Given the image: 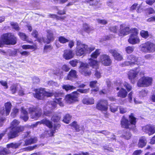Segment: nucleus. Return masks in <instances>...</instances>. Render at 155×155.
<instances>
[{
    "label": "nucleus",
    "instance_id": "nucleus-1",
    "mask_svg": "<svg viewBox=\"0 0 155 155\" xmlns=\"http://www.w3.org/2000/svg\"><path fill=\"white\" fill-rule=\"evenodd\" d=\"M77 45L76 54L78 56H81L85 52L90 53L95 49V47L93 46L88 47L87 45L82 44L80 41H77Z\"/></svg>",
    "mask_w": 155,
    "mask_h": 155
},
{
    "label": "nucleus",
    "instance_id": "nucleus-2",
    "mask_svg": "<svg viewBox=\"0 0 155 155\" xmlns=\"http://www.w3.org/2000/svg\"><path fill=\"white\" fill-rule=\"evenodd\" d=\"M16 37L10 33L3 34L1 37L0 41V47H2L4 44L6 45H15L16 43Z\"/></svg>",
    "mask_w": 155,
    "mask_h": 155
},
{
    "label": "nucleus",
    "instance_id": "nucleus-3",
    "mask_svg": "<svg viewBox=\"0 0 155 155\" xmlns=\"http://www.w3.org/2000/svg\"><path fill=\"white\" fill-rule=\"evenodd\" d=\"M69 63L73 67L76 66L78 63H79L80 64L79 69V72L85 76H89L91 74V72L88 69V65L87 63H83L77 60L71 61Z\"/></svg>",
    "mask_w": 155,
    "mask_h": 155
},
{
    "label": "nucleus",
    "instance_id": "nucleus-4",
    "mask_svg": "<svg viewBox=\"0 0 155 155\" xmlns=\"http://www.w3.org/2000/svg\"><path fill=\"white\" fill-rule=\"evenodd\" d=\"M62 95L60 93H56L54 95L56 98L54 101L48 102L46 105V108L48 107L51 110L54 109L56 107L57 104L61 106H63L64 104L63 102L64 99L61 97H59Z\"/></svg>",
    "mask_w": 155,
    "mask_h": 155
},
{
    "label": "nucleus",
    "instance_id": "nucleus-5",
    "mask_svg": "<svg viewBox=\"0 0 155 155\" xmlns=\"http://www.w3.org/2000/svg\"><path fill=\"white\" fill-rule=\"evenodd\" d=\"M152 80L151 77L143 76L138 80L137 85L139 87H148L151 85Z\"/></svg>",
    "mask_w": 155,
    "mask_h": 155
},
{
    "label": "nucleus",
    "instance_id": "nucleus-6",
    "mask_svg": "<svg viewBox=\"0 0 155 155\" xmlns=\"http://www.w3.org/2000/svg\"><path fill=\"white\" fill-rule=\"evenodd\" d=\"M28 110L31 114L30 117L35 120H37L42 114V110L40 108L36 107L29 108Z\"/></svg>",
    "mask_w": 155,
    "mask_h": 155
},
{
    "label": "nucleus",
    "instance_id": "nucleus-7",
    "mask_svg": "<svg viewBox=\"0 0 155 155\" xmlns=\"http://www.w3.org/2000/svg\"><path fill=\"white\" fill-rule=\"evenodd\" d=\"M53 95L52 93L46 91L44 88L37 89L34 97L38 99H43L45 97H51Z\"/></svg>",
    "mask_w": 155,
    "mask_h": 155
},
{
    "label": "nucleus",
    "instance_id": "nucleus-8",
    "mask_svg": "<svg viewBox=\"0 0 155 155\" xmlns=\"http://www.w3.org/2000/svg\"><path fill=\"white\" fill-rule=\"evenodd\" d=\"M10 128V130L8 134V138L9 139H13L18 137L19 133L24 130V127L21 126H20L19 127L15 128Z\"/></svg>",
    "mask_w": 155,
    "mask_h": 155
},
{
    "label": "nucleus",
    "instance_id": "nucleus-9",
    "mask_svg": "<svg viewBox=\"0 0 155 155\" xmlns=\"http://www.w3.org/2000/svg\"><path fill=\"white\" fill-rule=\"evenodd\" d=\"M154 43L150 41H148L142 44L140 46L141 51L144 53L152 52L153 47Z\"/></svg>",
    "mask_w": 155,
    "mask_h": 155
},
{
    "label": "nucleus",
    "instance_id": "nucleus-10",
    "mask_svg": "<svg viewBox=\"0 0 155 155\" xmlns=\"http://www.w3.org/2000/svg\"><path fill=\"white\" fill-rule=\"evenodd\" d=\"M139 58L141 59V57H137L136 56L133 54H130L128 55L127 57V59L129 61L132 66L135 64L138 65H142L144 63L143 60L140 61H138Z\"/></svg>",
    "mask_w": 155,
    "mask_h": 155
},
{
    "label": "nucleus",
    "instance_id": "nucleus-11",
    "mask_svg": "<svg viewBox=\"0 0 155 155\" xmlns=\"http://www.w3.org/2000/svg\"><path fill=\"white\" fill-rule=\"evenodd\" d=\"M142 131L149 136L155 133V126L151 124H148L142 127Z\"/></svg>",
    "mask_w": 155,
    "mask_h": 155
},
{
    "label": "nucleus",
    "instance_id": "nucleus-12",
    "mask_svg": "<svg viewBox=\"0 0 155 155\" xmlns=\"http://www.w3.org/2000/svg\"><path fill=\"white\" fill-rule=\"evenodd\" d=\"M130 28L128 26H125L123 24L120 25V29L117 32L119 36L124 37L130 34Z\"/></svg>",
    "mask_w": 155,
    "mask_h": 155
},
{
    "label": "nucleus",
    "instance_id": "nucleus-13",
    "mask_svg": "<svg viewBox=\"0 0 155 155\" xmlns=\"http://www.w3.org/2000/svg\"><path fill=\"white\" fill-rule=\"evenodd\" d=\"M120 124L123 128L126 129H133L134 127L131 125L129 120L125 117L124 115L122 116L120 120Z\"/></svg>",
    "mask_w": 155,
    "mask_h": 155
},
{
    "label": "nucleus",
    "instance_id": "nucleus-14",
    "mask_svg": "<svg viewBox=\"0 0 155 155\" xmlns=\"http://www.w3.org/2000/svg\"><path fill=\"white\" fill-rule=\"evenodd\" d=\"M47 32V38H38V41L39 42L41 43L43 41L45 43L49 44L50 43L51 41H53L54 40V37L53 36V32L51 30H48Z\"/></svg>",
    "mask_w": 155,
    "mask_h": 155
},
{
    "label": "nucleus",
    "instance_id": "nucleus-15",
    "mask_svg": "<svg viewBox=\"0 0 155 155\" xmlns=\"http://www.w3.org/2000/svg\"><path fill=\"white\" fill-rule=\"evenodd\" d=\"M78 93L77 91H74L71 94L66 95L65 98V101L68 103H71L77 100Z\"/></svg>",
    "mask_w": 155,
    "mask_h": 155
},
{
    "label": "nucleus",
    "instance_id": "nucleus-16",
    "mask_svg": "<svg viewBox=\"0 0 155 155\" xmlns=\"http://www.w3.org/2000/svg\"><path fill=\"white\" fill-rule=\"evenodd\" d=\"M96 108L102 112L107 110V101L105 100L101 99L99 100L96 106Z\"/></svg>",
    "mask_w": 155,
    "mask_h": 155
},
{
    "label": "nucleus",
    "instance_id": "nucleus-17",
    "mask_svg": "<svg viewBox=\"0 0 155 155\" xmlns=\"http://www.w3.org/2000/svg\"><path fill=\"white\" fill-rule=\"evenodd\" d=\"M108 51L112 55L115 60L117 61H121L123 59L122 55L117 50L111 49L109 50Z\"/></svg>",
    "mask_w": 155,
    "mask_h": 155
},
{
    "label": "nucleus",
    "instance_id": "nucleus-18",
    "mask_svg": "<svg viewBox=\"0 0 155 155\" xmlns=\"http://www.w3.org/2000/svg\"><path fill=\"white\" fill-rule=\"evenodd\" d=\"M137 68L135 69L130 70L128 72V77L131 82L134 83L135 82V79L139 72L137 70Z\"/></svg>",
    "mask_w": 155,
    "mask_h": 155
},
{
    "label": "nucleus",
    "instance_id": "nucleus-19",
    "mask_svg": "<svg viewBox=\"0 0 155 155\" xmlns=\"http://www.w3.org/2000/svg\"><path fill=\"white\" fill-rule=\"evenodd\" d=\"M39 124H45L49 128H51L52 127V123L50 120L45 119L42 120L41 121L37 122L35 124L32 125V126L34 127H36Z\"/></svg>",
    "mask_w": 155,
    "mask_h": 155
},
{
    "label": "nucleus",
    "instance_id": "nucleus-20",
    "mask_svg": "<svg viewBox=\"0 0 155 155\" xmlns=\"http://www.w3.org/2000/svg\"><path fill=\"white\" fill-rule=\"evenodd\" d=\"M128 42L132 45H135L140 42V40L138 36H129Z\"/></svg>",
    "mask_w": 155,
    "mask_h": 155
},
{
    "label": "nucleus",
    "instance_id": "nucleus-21",
    "mask_svg": "<svg viewBox=\"0 0 155 155\" xmlns=\"http://www.w3.org/2000/svg\"><path fill=\"white\" fill-rule=\"evenodd\" d=\"M76 71L74 70H71L69 73L68 76L66 77H65L64 79L65 80H72L74 79L77 78Z\"/></svg>",
    "mask_w": 155,
    "mask_h": 155
},
{
    "label": "nucleus",
    "instance_id": "nucleus-22",
    "mask_svg": "<svg viewBox=\"0 0 155 155\" xmlns=\"http://www.w3.org/2000/svg\"><path fill=\"white\" fill-rule=\"evenodd\" d=\"M74 55L73 51L71 50L67 49L64 50L63 56L65 59L69 60L72 58Z\"/></svg>",
    "mask_w": 155,
    "mask_h": 155
},
{
    "label": "nucleus",
    "instance_id": "nucleus-23",
    "mask_svg": "<svg viewBox=\"0 0 155 155\" xmlns=\"http://www.w3.org/2000/svg\"><path fill=\"white\" fill-rule=\"evenodd\" d=\"M137 118L135 117L134 114L133 113H131L129 116V120L132 126L134 127V129L136 127L137 123Z\"/></svg>",
    "mask_w": 155,
    "mask_h": 155
},
{
    "label": "nucleus",
    "instance_id": "nucleus-24",
    "mask_svg": "<svg viewBox=\"0 0 155 155\" xmlns=\"http://www.w3.org/2000/svg\"><path fill=\"white\" fill-rule=\"evenodd\" d=\"M147 143V141L145 137L144 136H142L139 140L138 146L139 147L143 148L146 145Z\"/></svg>",
    "mask_w": 155,
    "mask_h": 155
},
{
    "label": "nucleus",
    "instance_id": "nucleus-25",
    "mask_svg": "<svg viewBox=\"0 0 155 155\" xmlns=\"http://www.w3.org/2000/svg\"><path fill=\"white\" fill-rule=\"evenodd\" d=\"M128 92L124 88L121 87L117 93V96L121 98H125L127 96Z\"/></svg>",
    "mask_w": 155,
    "mask_h": 155
},
{
    "label": "nucleus",
    "instance_id": "nucleus-26",
    "mask_svg": "<svg viewBox=\"0 0 155 155\" xmlns=\"http://www.w3.org/2000/svg\"><path fill=\"white\" fill-rule=\"evenodd\" d=\"M83 103L86 104H94V100L93 98H89L86 97L84 98L82 100Z\"/></svg>",
    "mask_w": 155,
    "mask_h": 155
},
{
    "label": "nucleus",
    "instance_id": "nucleus-27",
    "mask_svg": "<svg viewBox=\"0 0 155 155\" xmlns=\"http://www.w3.org/2000/svg\"><path fill=\"white\" fill-rule=\"evenodd\" d=\"M20 118L23 120L24 121H26L28 119L27 112L23 108H22L21 109V113Z\"/></svg>",
    "mask_w": 155,
    "mask_h": 155
},
{
    "label": "nucleus",
    "instance_id": "nucleus-28",
    "mask_svg": "<svg viewBox=\"0 0 155 155\" xmlns=\"http://www.w3.org/2000/svg\"><path fill=\"white\" fill-rule=\"evenodd\" d=\"M22 142H19L17 143H12L7 145L8 148H12L15 149L18 148L21 144Z\"/></svg>",
    "mask_w": 155,
    "mask_h": 155
},
{
    "label": "nucleus",
    "instance_id": "nucleus-29",
    "mask_svg": "<svg viewBox=\"0 0 155 155\" xmlns=\"http://www.w3.org/2000/svg\"><path fill=\"white\" fill-rule=\"evenodd\" d=\"M37 141V139L35 138H28L25 141V143L24 146H27L28 145L33 143H35Z\"/></svg>",
    "mask_w": 155,
    "mask_h": 155
},
{
    "label": "nucleus",
    "instance_id": "nucleus-30",
    "mask_svg": "<svg viewBox=\"0 0 155 155\" xmlns=\"http://www.w3.org/2000/svg\"><path fill=\"white\" fill-rule=\"evenodd\" d=\"M138 30L136 28H132L130 29V36H138Z\"/></svg>",
    "mask_w": 155,
    "mask_h": 155
},
{
    "label": "nucleus",
    "instance_id": "nucleus-31",
    "mask_svg": "<svg viewBox=\"0 0 155 155\" xmlns=\"http://www.w3.org/2000/svg\"><path fill=\"white\" fill-rule=\"evenodd\" d=\"M140 35L142 38L145 39H147L149 36V34L148 31L143 30H142L140 31Z\"/></svg>",
    "mask_w": 155,
    "mask_h": 155
},
{
    "label": "nucleus",
    "instance_id": "nucleus-32",
    "mask_svg": "<svg viewBox=\"0 0 155 155\" xmlns=\"http://www.w3.org/2000/svg\"><path fill=\"white\" fill-rule=\"evenodd\" d=\"M123 86L127 92L130 91L132 89V86L129 83L126 81L124 82L123 84Z\"/></svg>",
    "mask_w": 155,
    "mask_h": 155
},
{
    "label": "nucleus",
    "instance_id": "nucleus-33",
    "mask_svg": "<svg viewBox=\"0 0 155 155\" xmlns=\"http://www.w3.org/2000/svg\"><path fill=\"white\" fill-rule=\"evenodd\" d=\"M83 29L84 31L87 33H89L93 30V28L90 27L87 24H83Z\"/></svg>",
    "mask_w": 155,
    "mask_h": 155
},
{
    "label": "nucleus",
    "instance_id": "nucleus-34",
    "mask_svg": "<svg viewBox=\"0 0 155 155\" xmlns=\"http://www.w3.org/2000/svg\"><path fill=\"white\" fill-rule=\"evenodd\" d=\"M61 117L60 114H55L52 117L51 120L54 122H58L60 120Z\"/></svg>",
    "mask_w": 155,
    "mask_h": 155
},
{
    "label": "nucleus",
    "instance_id": "nucleus-35",
    "mask_svg": "<svg viewBox=\"0 0 155 155\" xmlns=\"http://www.w3.org/2000/svg\"><path fill=\"white\" fill-rule=\"evenodd\" d=\"M131 136V133L130 132L126 131L122 135V137L124 139L128 140L130 139Z\"/></svg>",
    "mask_w": 155,
    "mask_h": 155
},
{
    "label": "nucleus",
    "instance_id": "nucleus-36",
    "mask_svg": "<svg viewBox=\"0 0 155 155\" xmlns=\"http://www.w3.org/2000/svg\"><path fill=\"white\" fill-rule=\"evenodd\" d=\"M63 89H65L66 91L73 90L75 89V87L69 84L64 85L62 86Z\"/></svg>",
    "mask_w": 155,
    "mask_h": 155
},
{
    "label": "nucleus",
    "instance_id": "nucleus-37",
    "mask_svg": "<svg viewBox=\"0 0 155 155\" xmlns=\"http://www.w3.org/2000/svg\"><path fill=\"white\" fill-rule=\"evenodd\" d=\"M100 60L102 64L105 66L107 65V56L103 55L100 56Z\"/></svg>",
    "mask_w": 155,
    "mask_h": 155
},
{
    "label": "nucleus",
    "instance_id": "nucleus-38",
    "mask_svg": "<svg viewBox=\"0 0 155 155\" xmlns=\"http://www.w3.org/2000/svg\"><path fill=\"white\" fill-rule=\"evenodd\" d=\"M71 118V117L69 114H67L64 117L63 121L66 124H68L70 121Z\"/></svg>",
    "mask_w": 155,
    "mask_h": 155
},
{
    "label": "nucleus",
    "instance_id": "nucleus-39",
    "mask_svg": "<svg viewBox=\"0 0 155 155\" xmlns=\"http://www.w3.org/2000/svg\"><path fill=\"white\" fill-rule=\"evenodd\" d=\"M58 41L59 42L62 44H64L68 42L69 40L65 38L64 36H60L58 37Z\"/></svg>",
    "mask_w": 155,
    "mask_h": 155
},
{
    "label": "nucleus",
    "instance_id": "nucleus-40",
    "mask_svg": "<svg viewBox=\"0 0 155 155\" xmlns=\"http://www.w3.org/2000/svg\"><path fill=\"white\" fill-rule=\"evenodd\" d=\"M20 122L18 120H14L11 124L10 128H17L20 126H17L19 124Z\"/></svg>",
    "mask_w": 155,
    "mask_h": 155
},
{
    "label": "nucleus",
    "instance_id": "nucleus-41",
    "mask_svg": "<svg viewBox=\"0 0 155 155\" xmlns=\"http://www.w3.org/2000/svg\"><path fill=\"white\" fill-rule=\"evenodd\" d=\"M18 85L17 84H13L10 87V90L12 94L16 93L18 88Z\"/></svg>",
    "mask_w": 155,
    "mask_h": 155
},
{
    "label": "nucleus",
    "instance_id": "nucleus-42",
    "mask_svg": "<svg viewBox=\"0 0 155 155\" xmlns=\"http://www.w3.org/2000/svg\"><path fill=\"white\" fill-rule=\"evenodd\" d=\"M100 53L101 52L100 49H97L91 55V57L93 58H96L99 55Z\"/></svg>",
    "mask_w": 155,
    "mask_h": 155
},
{
    "label": "nucleus",
    "instance_id": "nucleus-43",
    "mask_svg": "<svg viewBox=\"0 0 155 155\" xmlns=\"http://www.w3.org/2000/svg\"><path fill=\"white\" fill-rule=\"evenodd\" d=\"M134 46H128L125 48V51L128 54L132 53L134 51Z\"/></svg>",
    "mask_w": 155,
    "mask_h": 155
},
{
    "label": "nucleus",
    "instance_id": "nucleus-44",
    "mask_svg": "<svg viewBox=\"0 0 155 155\" xmlns=\"http://www.w3.org/2000/svg\"><path fill=\"white\" fill-rule=\"evenodd\" d=\"M9 153V151L6 148H1L0 150V155H5Z\"/></svg>",
    "mask_w": 155,
    "mask_h": 155
},
{
    "label": "nucleus",
    "instance_id": "nucleus-45",
    "mask_svg": "<svg viewBox=\"0 0 155 155\" xmlns=\"http://www.w3.org/2000/svg\"><path fill=\"white\" fill-rule=\"evenodd\" d=\"M18 34L21 39L24 41H28L27 36L25 33L22 32H19Z\"/></svg>",
    "mask_w": 155,
    "mask_h": 155
},
{
    "label": "nucleus",
    "instance_id": "nucleus-46",
    "mask_svg": "<svg viewBox=\"0 0 155 155\" xmlns=\"http://www.w3.org/2000/svg\"><path fill=\"white\" fill-rule=\"evenodd\" d=\"M71 125L75 129L76 131L78 132L80 130L79 126L78 125L76 122L74 121L71 124Z\"/></svg>",
    "mask_w": 155,
    "mask_h": 155
},
{
    "label": "nucleus",
    "instance_id": "nucleus-47",
    "mask_svg": "<svg viewBox=\"0 0 155 155\" xmlns=\"http://www.w3.org/2000/svg\"><path fill=\"white\" fill-rule=\"evenodd\" d=\"M52 49V47L50 45H45L44 48V52H47L49 51Z\"/></svg>",
    "mask_w": 155,
    "mask_h": 155
},
{
    "label": "nucleus",
    "instance_id": "nucleus-48",
    "mask_svg": "<svg viewBox=\"0 0 155 155\" xmlns=\"http://www.w3.org/2000/svg\"><path fill=\"white\" fill-rule=\"evenodd\" d=\"M11 25L12 28L15 30L18 31L20 30V28L17 23L14 22H11Z\"/></svg>",
    "mask_w": 155,
    "mask_h": 155
},
{
    "label": "nucleus",
    "instance_id": "nucleus-49",
    "mask_svg": "<svg viewBox=\"0 0 155 155\" xmlns=\"http://www.w3.org/2000/svg\"><path fill=\"white\" fill-rule=\"evenodd\" d=\"M21 47L24 49H35V46L29 45H23L21 46Z\"/></svg>",
    "mask_w": 155,
    "mask_h": 155
},
{
    "label": "nucleus",
    "instance_id": "nucleus-50",
    "mask_svg": "<svg viewBox=\"0 0 155 155\" xmlns=\"http://www.w3.org/2000/svg\"><path fill=\"white\" fill-rule=\"evenodd\" d=\"M147 94V92L144 89H143L139 92V94L140 96L144 97L146 96Z\"/></svg>",
    "mask_w": 155,
    "mask_h": 155
},
{
    "label": "nucleus",
    "instance_id": "nucleus-51",
    "mask_svg": "<svg viewBox=\"0 0 155 155\" xmlns=\"http://www.w3.org/2000/svg\"><path fill=\"white\" fill-rule=\"evenodd\" d=\"M89 63L92 66H96L97 64V62L96 61L91 59L89 60Z\"/></svg>",
    "mask_w": 155,
    "mask_h": 155
},
{
    "label": "nucleus",
    "instance_id": "nucleus-52",
    "mask_svg": "<svg viewBox=\"0 0 155 155\" xmlns=\"http://www.w3.org/2000/svg\"><path fill=\"white\" fill-rule=\"evenodd\" d=\"M147 11L148 14L149 15L154 14L155 13V10L152 7H149L147 8Z\"/></svg>",
    "mask_w": 155,
    "mask_h": 155
},
{
    "label": "nucleus",
    "instance_id": "nucleus-53",
    "mask_svg": "<svg viewBox=\"0 0 155 155\" xmlns=\"http://www.w3.org/2000/svg\"><path fill=\"white\" fill-rule=\"evenodd\" d=\"M19 111L18 109L14 108L13 109L12 112L11 114V116L13 117H15L16 115L18 114Z\"/></svg>",
    "mask_w": 155,
    "mask_h": 155
},
{
    "label": "nucleus",
    "instance_id": "nucleus-54",
    "mask_svg": "<svg viewBox=\"0 0 155 155\" xmlns=\"http://www.w3.org/2000/svg\"><path fill=\"white\" fill-rule=\"evenodd\" d=\"M110 109L112 112L114 113L117 111L118 107L117 106L111 105L110 106Z\"/></svg>",
    "mask_w": 155,
    "mask_h": 155
},
{
    "label": "nucleus",
    "instance_id": "nucleus-55",
    "mask_svg": "<svg viewBox=\"0 0 155 155\" xmlns=\"http://www.w3.org/2000/svg\"><path fill=\"white\" fill-rule=\"evenodd\" d=\"M109 29L113 32L116 33L117 32V28L116 26L111 27L109 28Z\"/></svg>",
    "mask_w": 155,
    "mask_h": 155
},
{
    "label": "nucleus",
    "instance_id": "nucleus-56",
    "mask_svg": "<svg viewBox=\"0 0 155 155\" xmlns=\"http://www.w3.org/2000/svg\"><path fill=\"white\" fill-rule=\"evenodd\" d=\"M44 114L47 116H50L52 115V112L48 110L46 111H44Z\"/></svg>",
    "mask_w": 155,
    "mask_h": 155
},
{
    "label": "nucleus",
    "instance_id": "nucleus-57",
    "mask_svg": "<svg viewBox=\"0 0 155 155\" xmlns=\"http://www.w3.org/2000/svg\"><path fill=\"white\" fill-rule=\"evenodd\" d=\"M60 126V124H54V130H52L51 131L52 134L54 133L55 132V130H57L58 128H59Z\"/></svg>",
    "mask_w": 155,
    "mask_h": 155
},
{
    "label": "nucleus",
    "instance_id": "nucleus-58",
    "mask_svg": "<svg viewBox=\"0 0 155 155\" xmlns=\"http://www.w3.org/2000/svg\"><path fill=\"white\" fill-rule=\"evenodd\" d=\"M62 68L63 71H64L66 72L68 71L70 69V68L68 66L65 64L64 65L62 66Z\"/></svg>",
    "mask_w": 155,
    "mask_h": 155
},
{
    "label": "nucleus",
    "instance_id": "nucleus-59",
    "mask_svg": "<svg viewBox=\"0 0 155 155\" xmlns=\"http://www.w3.org/2000/svg\"><path fill=\"white\" fill-rule=\"evenodd\" d=\"M122 66L123 67L128 66H132V64H131V63L129 61H126L124 62L122 64Z\"/></svg>",
    "mask_w": 155,
    "mask_h": 155
},
{
    "label": "nucleus",
    "instance_id": "nucleus-60",
    "mask_svg": "<svg viewBox=\"0 0 155 155\" xmlns=\"http://www.w3.org/2000/svg\"><path fill=\"white\" fill-rule=\"evenodd\" d=\"M0 83L4 87L5 89H7L8 88V86L7 85V84L6 81H0Z\"/></svg>",
    "mask_w": 155,
    "mask_h": 155
},
{
    "label": "nucleus",
    "instance_id": "nucleus-61",
    "mask_svg": "<svg viewBox=\"0 0 155 155\" xmlns=\"http://www.w3.org/2000/svg\"><path fill=\"white\" fill-rule=\"evenodd\" d=\"M138 4L137 3H134L130 7V10L133 11L135 10L138 6Z\"/></svg>",
    "mask_w": 155,
    "mask_h": 155
},
{
    "label": "nucleus",
    "instance_id": "nucleus-62",
    "mask_svg": "<svg viewBox=\"0 0 155 155\" xmlns=\"http://www.w3.org/2000/svg\"><path fill=\"white\" fill-rule=\"evenodd\" d=\"M142 152V151L140 150H137L134 151L133 153V155H140Z\"/></svg>",
    "mask_w": 155,
    "mask_h": 155
},
{
    "label": "nucleus",
    "instance_id": "nucleus-63",
    "mask_svg": "<svg viewBox=\"0 0 155 155\" xmlns=\"http://www.w3.org/2000/svg\"><path fill=\"white\" fill-rule=\"evenodd\" d=\"M48 84L49 85L54 86H58V84L57 83L52 81H49L48 82Z\"/></svg>",
    "mask_w": 155,
    "mask_h": 155
},
{
    "label": "nucleus",
    "instance_id": "nucleus-64",
    "mask_svg": "<svg viewBox=\"0 0 155 155\" xmlns=\"http://www.w3.org/2000/svg\"><path fill=\"white\" fill-rule=\"evenodd\" d=\"M147 21L148 22L155 21V15L148 18Z\"/></svg>",
    "mask_w": 155,
    "mask_h": 155
}]
</instances>
